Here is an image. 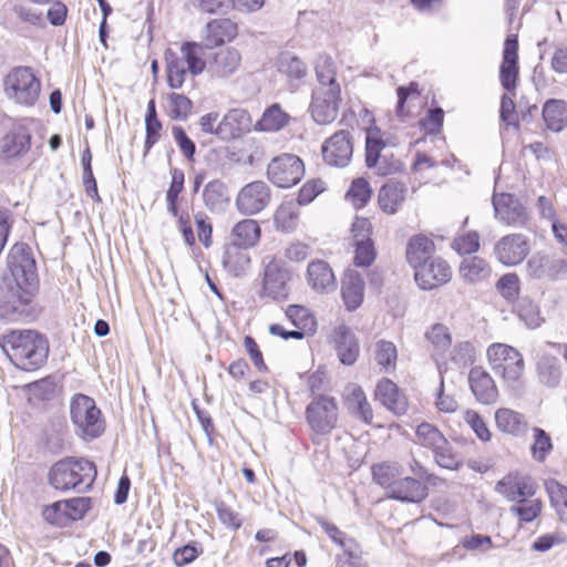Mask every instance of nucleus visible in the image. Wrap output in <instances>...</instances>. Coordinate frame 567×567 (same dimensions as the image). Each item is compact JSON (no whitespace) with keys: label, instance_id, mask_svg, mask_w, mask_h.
Listing matches in <instances>:
<instances>
[{"label":"nucleus","instance_id":"obj_33","mask_svg":"<svg viewBox=\"0 0 567 567\" xmlns=\"http://www.w3.org/2000/svg\"><path fill=\"white\" fill-rule=\"evenodd\" d=\"M203 200L210 212H223L229 203L227 186L218 179L207 183L203 189Z\"/></svg>","mask_w":567,"mask_h":567},{"label":"nucleus","instance_id":"obj_54","mask_svg":"<svg viewBox=\"0 0 567 567\" xmlns=\"http://www.w3.org/2000/svg\"><path fill=\"white\" fill-rule=\"evenodd\" d=\"M169 111L168 114L174 120H186L192 111V101L183 95L177 93H172L168 95Z\"/></svg>","mask_w":567,"mask_h":567},{"label":"nucleus","instance_id":"obj_42","mask_svg":"<svg viewBox=\"0 0 567 567\" xmlns=\"http://www.w3.org/2000/svg\"><path fill=\"white\" fill-rule=\"evenodd\" d=\"M318 85L316 87L340 86L337 81V66L328 54H320L315 64Z\"/></svg>","mask_w":567,"mask_h":567},{"label":"nucleus","instance_id":"obj_36","mask_svg":"<svg viewBox=\"0 0 567 567\" xmlns=\"http://www.w3.org/2000/svg\"><path fill=\"white\" fill-rule=\"evenodd\" d=\"M460 274L464 280L477 284L487 280L492 269L485 259L473 256L463 259L460 265Z\"/></svg>","mask_w":567,"mask_h":567},{"label":"nucleus","instance_id":"obj_23","mask_svg":"<svg viewBox=\"0 0 567 567\" xmlns=\"http://www.w3.org/2000/svg\"><path fill=\"white\" fill-rule=\"evenodd\" d=\"M341 296L348 310L358 309L364 298V280L354 269L344 271L341 279Z\"/></svg>","mask_w":567,"mask_h":567},{"label":"nucleus","instance_id":"obj_21","mask_svg":"<svg viewBox=\"0 0 567 567\" xmlns=\"http://www.w3.org/2000/svg\"><path fill=\"white\" fill-rule=\"evenodd\" d=\"M250 115L241 109L230 110L217 124V136L221 140H234L249 131Z\"/></svg>","mask_w":567,"mask_h":567},{"label":"nucleus","instance_id":"obj_60","mask_svg":"<svg viewBox=\"0 0 567 567\" xmlns=\"http://www.w3.org/2000/svg\"><path fill=\"white\" fill-rule=\"evenodd\" d=\"M375 259V250L372 240L355 243L354 264L359 267H368Z\"/></svg>","mask_w":567,"mask_h":567},{"label":"nucleus","instance_id":"obj_13","mask_svg":"<svg viewBox=\"0 0 567 567\" xmlns=\"http://www.w3.org/2000/svg\"><path fill=\"white\" fill-rule=\"evenodd\" d=\"M270 189L266 183L256 181L244 186L237 195L236 206L244 215H255L268 206Z\"/></svg>","mask_w":567,"mask_h":567},{"label":"nucleus","instance_id":"obj_20","mask_svg":"<svg viewBox=\"0 0 567 567\" xmlns=\"http://www.w3.org/2000/svg\"><path fill=\"white\" fill-rule=\"evenodd\" d=\"M429 488L417 478L406 476L399 478L386 492V496L405 503H421L427 497Z\"/></svg>","mask_w":567,"mask_h":567},{"label":"nucleus","instance_id":"obj_41","mask_svg":"<svg viewBox=\"0 0 567 567\" xmlns=\"http://www.w3.org/2000/svg\"><path fill=\"white\" fill-rule=\"evenodd\" d=\"M299 205L297 202H284L276 210L274 221L277 229L292 231L296 229L299 219Z\"/></svg>","mask_w":567,"mask_h":567},{"label":"nucleus","instance_id":"obj_18","mask_svg":"<svg viewBox=\"0 0 567 567\" xmlns=\"http://www.w3.org/2000/svg\"><path fill=\"white\" fill-rule=\"evenodd\" d=\"M237 32V23L233 20L228 18L214 19L205 25L202 32V42L207 49H213L235 39Z\"/></svg>","mask_w":567,"mask_h":567},{"label":"nucleus","instance_id":"obj_17","mask_svg":"<svg viewBox=\"0 0 567 567\" xmlns=\"http://www.w3.org/2000/svg\"><path fill=\"white\" fill-rule=\"evenodd\" d=\"M331 342L342 364L352 365L357 362L360 354V344L349 327L344 324L336 327L331 334Z\"/></svg>","mask_w":567,"mask_h":567},{"label":"nucleus","instance_id":"obj_10","mask_svg":"<svg viewBox=\"0 0 567 567\" xmlns=\"http://www.w3.org/2000/svg\"><path fill=\"white\" fill-rule=\"evenodd\" d=\"M90 508L91 498L82 496L55 502L44 509L43 515L51 524L66 526L73 520L82 519Z\"/></svg>","mask_w":567,"mask_h":567},{"label":"nucleus","instance_id":"obj_58","mask_svg":"<svg viewBox=\"0 0 567 567\" xmlns=\"http://www.w3.org/2000/svg\"><path fill=\"white\" fill-rule=\"evenodd\" d=\"M534 443L532 445V454L535 460L544 461L547 453L551 450V442L548 434L538 427L533 429Z\"/></svg>","mask_w":567,"mask_h":567},{"label":"nucleus","instance_id":"obj_8","mask_svg":"<svg viewBox=\"0 0 567 567\" xmlns=\"http://www.w3.org/2000/svg\"><path fill=\"white\" fill-rule=\"evenodd\" d=\"M340 86L315 87L310 104L311 116L316 123L326 125L333 122L341 104Z\"/></svg>","mask_w":567,"mask_h":567},{"label":"nucleus","instance_id":"obj_32","mask_svg":"<svg viewBox=\"0 0 567 567\" xmlns=\"http://www.w3.org/2000/svg\"><path fill=\"white\" fill-rule=\"evenodd\" d=\"M206 45L203 42L188 41L184 42L181 47V59H184L188 72L196 76L203 73L206 69V61L204 59Z\"/></svg>","mask_w":567,"mask_h":567},{"label":"nucleus","instance_id":"obj_34","mask_svg":"<svg viewBox=\"0 0 567 567\" xmlns=\"http://www.w3.org/2000/svg\"><path fill=\"white\" fill-rule=\"evenodd\" d=\"M259 238L260 227L252 219H244L237 223L230 231V243L246 248L255 246Z\"/></svg>","mask_w":567,"mask_h":567},{"label":"nucleus","instance_id":"obj_35","mask_svg":"<svg viewBox=\"0 0 567 567\" xmlns=\"http://www.w3.org/2000/svg\"><path fill=\"white\" fill-rule=\"evenodd\" d=\"M496 426L504 433L522 435L527 430V422L523 414L501 408L495 412Z\"/></svg>","mask_w":567,"mask_h":567},{"label":"nucleus","instance_id":"obj_11","mask_svg":"<svg viewBox=\"0 0 567 567\" xmlns=\"http://www.w3.org/2000/svg\"><path fill=\"white\" fill-rule=\"evenodd\" d=\"M353 154V140L349 131L341 130L326 140L322 145V157L326 164L334 167H346Z\"/></svg>","mask_w":567,"mask_h":567},{"label":"nucleus","instance_id":"obj_53","mask_svg":"<svg viewBox=\"0 0 567 567\" xmlns=\"http://www.w3.org/2000/svg\"><path fill=\"white\" fill-rule=\"evenodd\" d=\"M511 512L519 517L524 523H530L542 512V503L538 499H526L518 502L511 507Z\"/></svg>","mask_w":567,"mask_h":567},{"label":"nucleus","instance_id":"obj_28","mask_svg":"<svg viewBox=\"0 0 567 567\" xmlns=\"http://www.w3.org/2000/svg\"><path fill=\"white\" fill-rule=\"evenodd\" d=\"M307 282L317 292H329L336 289V277L324 260H315L308 265Z\"/></svg>","mask_w":567,"mask_h":567},{"label":"nucleus","instance_id":"obj_2","mask_svg":"<svg viewBox=\"0 0 567 567\" xmlns=\"http://www.w3.org/2000/svg\"><path fill=\"white\" fill-rule=\"evenodd\" d=\"M0 347L21 370L41 367L49 354L48 340L34 330H16L0 339Z\"/></svg>","mask_w":567,"mask_h":567},{"label":"nucleus","instance_id":"obj_12","mask_svg":"<svg viewBox=\"0 0 567 567\" xmlns=\"http://www.w3.org/2000/svg\"><path fill=\"white\" fill-rule=\"evenodd\" d=\"M452 278L450 265L440 256H434L414 271V279L423 290L435 289Z\"/></svg>","mask_w":567,"mask_h":567},{"label":"nucleus","instance_id":"obj_46","mask_svg":"<svg viewBox=\"0 0 567 567\" xmlns=\"http://www.w3.org/2000/svg\"><path fill=\"white\" fill-rule=\"evenodd\" d=\"M166 72L167 83L171 89H179L185 82V76L188 71L184 59L172 52L166 53Z\"/></svg>","mask_w":567,"mask_h":567},{"label":"nucleus","instance_id":"obj_48","mask_svg":"<svg viewBox=\"0 0 567 567\" xmlns=\"http://www.w3.org/2000/svg\"><path fill=\"white\" fill-rule=\"evenodd\" d=\"M287 318L297 328L307 333V331H313L316 326L315 317L309 310L302 306L291 305L286 310Z\"/></svg>","mask_w":567,"mask_h":567},{"label":"nucleus","instance_id":"obj_37","mask_svg":"<svg viewBox=\"0 0 567 567\" xmlns=\"http://www.w3.org/2000/svg\"><path fill=\"white\" fill-rule=\"evenodd\" d=\"M543 118L547 127L560 132L567 125V103L563 100H549L543 107Z\"/></svg>","mask_w":567,"mask_h":567},{"label":"nucleus","instance_id":"obj_63","mask_svg":"<svg viewBox=\"0 0 567 567\" xmlns=\"http://www.w3.org/2000/svg\"><path fill=\"white\" fill-rule=\"evenodd\" d=\"M324 190V183L320 179L308 181L300 189L297 198L299 205H307Z\"/></svg>","mask_w":567,"mask_h":567},{"label":"nucleus","instance_id":"obj_51","mask_svg":"<svg viewBox=\"0 0 567 567\" xmlns=\"http://www.w3.org/2000/svg\"><path fill=\"white\" fill-rule=\"evenodd\" d=\"M517 313L519 319L530 329L538 328L543 322L537 305L528 299H522L518 302Z\"/></svg>","mask_w":567,"mask_h":567},{"label":"nucleus","instance_id":"obj_29","mask_svg":"<svg viewBox=\"0 0 567 567\" xmlns=\"http://www.w3.org/2000/svg\"><path fill=\"white\" fill-rule=\"evenodd\" d=\"M240 63V53L234 48H225L214 54L208 70L216 78H228L239 69Z\"/></svg>","mask_w":567,"mask_h":567},{"label":"nucleus","instance_id":"obj_5","mask_svg":"<svg viewBox=\"0 0 567 567\" xmlns=\"http://www.w3.org/2000/svg\"><path fill=\"white\" fill-rule=\"evenodd\" d=\"M71 421L76 433L85 439L99 437L105 430V422L95 401L84 394H75L70 404Z\"/></svg>","mask_w":567,"mask_h":567},{"label":"nucleus","instance_id":"obj_56","mask_svg":"<svg viewBox=\"0 0 567 567\" xmlns=\"http://www.w3.org/2000/svg\"><path fill=\"white\" fill-rule=\"evenodd\" d=\"M553 265L554 260L548 256L536 254L528 260L527 271L530 277L539 279L550 274Z\"/></svg>","mask_w":567,"mask_h":567},{"label":"nucleus","instance_id":"obj_27","mask_svg":"<svg viewBox=\"0 0 567 567\" xmlns=\"http://www.w3.org/2000/svg\"><path fill=\"white\" fill-rule=\"evenodd\" d=\"M406 260L414 271L435 256V244L425 235L410 238L405 251Z\"/></svg>","mask_w":567,"mask_h":567},{"label":"nucleus","instance_id":"obj_26","mask_svg":"<svg viewBox=\"0 0 567 567\" xmlns=\"http://www.w3.org/2000/svg\"><path fill=\"white\" fill-rule=\"evenodd\" d=\"M496 491L511 502H520L535 493L529 477L508 474L496 484Z\"/></svg>","mask_w":567,"mask_h":567},{"label":"nucleus","instance_id":"obj_52","mask_svg":"<svg viewBox=\"0 0 567 567\" xmlns=\"http://www.w3.org/2000/svg\"><path fill=\"white\" fill-rule=\"evenodd\" d=\"M433 453L434 460L440 467L454 471L458 470L462 465L461 457L453 452L447 440L445 444L440 445V449L434 450Z\"/></svg>","mask_w":567,"mask_h":567},{"label":"nucleus","instance_id":"obj_49","mask_svg":"<svg viewBox=\"0 0 567 567\" xmlns=\"http://www.w3.org/2000/svg\"><path fill=\"white\" fill-rule=\"evenodd\" d=\"M396 347L391 341L380 340L375 343L374 359L384 369H393L396 363Z\"/></svg>","mask_w":567,"mask_h":567},{"label":"nucleus","instance_id":"obj_59","mask_svg":"<svg viewBox=\"0 0 567 567\" xmlns=\"http://www.w3.org/2000/svg\"><path fill=\"white\" fill-rule=\"evenodd\" d=\"M371 168H374L378 175L388 176L401 172L403 164L392 153L385 152Z\"/></svg>","mask_w":567,"mask_h":567},{"label":"nucleus","instance_id":"obj_15","mask_svg":"<svg viewBox=\"0 0 567 567\" xmlns=\"http://www.w3.org/2000/svg\"><path fill=\"white\" fill-rule=\"evenodd\" d=\"M518 40L517 35H508L504 43L503 60L499 68V80L502 86L512 92L516 87L518 79Z\"/></svg>","mask_w":567,"mask_h":567},{"label":"nucleus","instance_id":"obj_31","mask_svg":"<svg viewBox=\"0 0 567 567\" xmlns=\"http://www.w3.org/2000/svg\"><path fill=\"white\" fill-rule=\"evenodd\" d=\"M405 190L404 184L399 182L384 184L378 195V203L382 212L394 214L404 202Z\"/></svg>","mask_w":567,"mask_h":567},{"label":"nucleus","instance_id":"obj_30","mask_svg":"<svg viewBox=\"0 0 567 567\" xmlns=\"http://www.w3.org/2000/svg\"><path fill=\"white\" fill-rule=\"evenodd\" d=\"M346 402L348 410L352 415L362 420L367 424H370L372 422V406L369 403L367 395L360 385L350 384L347 388Z\"/></svg>","mask_w":567,"mask_h":567},{"label":"nucleus","instance_id":"obj_40","mask_svg":"<svg viewBox=\"0 0 567 567\" xmlns=\"http://www.w3.org/2000/svg\"><path fill=\"white\" fill-rule=\"evenodd\" d=\"M403 467L398 462H382L372 466L373 481L389 492L392 485L401 478Z\"/></svg>","mask_w":567,"mask_h":567},{"label":"nucleus","instance_id":"obj_24","mask_svg":"<svg viewBox=\"0 0 567 567\" xmlns=\"http://www.w3.org/2000/svg\"><path fill=\"white\" fill-rule=\"evenodd\" d=\"M375 398L389 411L396 415H403L408 411V400L396 384L389 379L379 381L375 389Z\"/></svg>","mask_w":567,"mask_h":567},{"label":"nucleus","instance_id":"obj_16","mask_svg":"<svg viewBox=\"0 0 567 567\" xmlns=\"http://www.w3.org/2000/svg\"><path fill=\"white\" fill-rule=\"evenodd\" d=\"M493 207L495 217L506 225H523L527 214L520 202L512 194H494Z\"/></svg>","mask_w":567,"mask_h":567},{"label":"nucleus","instance_id":"obj_22","mask_svg":"<svg viewBox=\"0 0 567 567\" xmlns=\"http://www.w3.org/2000/svg\"><path fill=\"white\" fill-rule=\"evenodd\" d=\"M30 147L31 130L25 125H20L4 136L1 153L6 159L12 161L24 156Z\"/></svg>","mask_w":567,"mask_h":567},{"label":"nucleus","instance_id":"obj_50","mask_svg":"<svg viewBox=\"0 0 567 567\" xmlns=\"http://www.w3.org/2000/svg\"><path fill=\"white\" fill-rule=\"evenodd\" d=\"M371 194L369 183L363 178H358L352 182L346 197L355 208H361L369 202Z\"/></svg>","mask_w":567,"mask_h":567},{"label":"nucleus","instance_id":"obj_43","mask_svg":"<svg viewBox=\"0 0 567 567\" xmlns=\"http://www.w3.org/2000/svg\"><path fill=\"white\" fill-rule=\"evenodd\" d=\"M277 70L290 80H301L307 75L306 63L289 52H284L278 56Z\"/></svg>","mask_w":567,"mask_h":567},{"label":"nucleus","instance_id":"obj_45","mask_svg":"<svg viewBox=\"0 0 567 567\" xmlns=\"http://www.w3.org/2000/svg\"><path fill=\"white\" fill-rule=\"evenodd\" d=\"M416 442L423 447L432 450L440 449L447 440L443 433L433 424L423 422L415 430Z\"/></svg>","mask_w":567,"mask_h":567},{"label":"nucleus","instance_id":"obj_57","mask_svg":"<svg viewBox=\"0 0 567 567\" xmlns=\"http://www.w3.org/2000/svg\"><path fill=\"white\" fill-rule=\"evenodd\" d=\"M464 422L473 430L477 437L484 442L489 441L491 432L483 417L474 410L463 412Z\"/></svg>","mask_w":567,"mask_h":567},{"label":"nucleus","instance_id":"obj_4","mask_svg":"<svg viewBox=\"0 0 567 567\" xmlns=\"http://www.w3.org/2000/svg\"><path fill=\"white\" fill-rule=\"evenodd\" d=\"M486 354L492 371L506 386L516 389L525 370L522 353L508 344L493 343L487 348Z\"/></svg>","mask_w":567,"mask_h":567},{"label":"nucleus","instance_id":"obj_25","mask_svg":"<svg viewBox=\"0 0 567 567\" xmlns=\"http://www.w3.org/2000/svg\"><path fill=\"white\" fill-rule=\"evenodd\" d=\"M288 280V271L277 265H269L265 270L261 295L272 300H286L289 293Z\"/></svg>","mask_w":567,"mask_h":567},{"label":"nucleus","instance_id":"obj_3","mask_svg":"<svg viewBox=\"0 0 567 567\" xmlns=\"http://www.w3.org/2000/svg\"><path fill=\"white\" fill-rule=\"evenodd\" d=\"M96 477L95 465L85 458L65 457L50 470L49 482L59 491H84L92 486Z\"/></svg>","mask_w":567,"mask_h":567},{"label":"nucleus","instance_id":"obj_14","mask_svg":"<svg viewBox=\"0 0 567 567\" xmlns=\"http://www.w3.org/2000/svg\"><path fill=\"white\" fill-rule=\"evenodd\" d=\"M529 243L520 234H512L502 237L494 247V254L499 262L505 266L520 264L529 254Z\"/></svg>","mask_w":567,"mask_h":567},{"label":"nucleus","instance_id":"obj_19","mask_svg":"<svg viewBox=\"0 0 567 567\" xmlns=\"http://www.w3.org/2000/svg\"><path fill=\"white\" fill-rule=\"evenodd\" d=\"M470 388L476 400L483 404H493L498 399V390L488 372L482 367H474L468 373Z\"/></svg>","mask_w":567,"mask_h":567},{"label":"nucleus","instance_id":"obj_39","mask_svg":"<svg viewBox=\"0 0 567 567\" xmlns=\"http://www.w3.org/2000/svg\"><path fill=\"white\" fill-rule=\"evenodd\" d=\"M537 373L540 382L548 388H555L561 379V369L556 357L545 354L539 358L537 363Z\"/></svg>","mask_w":567,"mask_h":567},{"label":"nucleus","instance_id":"obj_9","mask_svg":"<svg viewBox=\"0 0 567 567\" xmlns=\"http://www.w3.org/2000/svg\"><path fill=\"white\" fill-rule=\"evenodd\" d=\"M306 415L312 431L317 434H328L338 422L337 402L333 398L321 396L307 406Z\"/></svg>","mask_w":567,"mask_h":567},{"label":"nucleus","instance_id":"obj_7","mask_svg":"<svg viewBox=\"0 0 567 567\" xmlns=\"http://www.w3.org/2000/svg\"><path fill=\"white\" fill-rule=\"evenodd\" d=\"M303 174V163L293 154H281L272 158L267 167L269 181L282 188H288L299 183Z\"/></svg>","mask_w":567,"mask_h":567},{"label":"nucleus","instance_id":"obj_55","mask_svg":"<svg viewBox=\"0 0 567 567\" xmlns=\"http://www.w3.org/2000/svg\"><path fill=\"white\" fill-rule=\"evenodd\" d=\"M425 337L437 351H445L452 344V338L447 327L441 323H435L432 326L431 330L426 332Z\"/></svg>","mask_w":567,"mask_h":567},{"label":"nucleus","instance_id":"obj_6","mask_svg":"<svg viewBox=\"0 0 567 567\" xmlns=\"http://www.w3.org/2000/svg\"><path fill=\"white\" fill-rule=\"evenodd\" d=\"M40 89V81L28 66L12 69L4 79L6 95L21 105H33L39 97Z\"/></svg>","mask_w":567,"mask_h":567},{"label":"nucleus","instance_id":"obj_64","mask_svg":"<svg viewBox=\"0 0 567 567\" xmlns=\"http://www.w3.org/2000/svg\"><path fill=\"white\" fill-rule=\"evenodd\" d=\"M475 349L471 342L457 343L452 352V360L461 365L471 364L474 361Z\"/></svg>","mask_w":567,"mask_h":567},{"label":"nucleus","instance_id":"obj_38","mask_svg":"<svg viewBox=\"0 0 567 567\" xmlns=\"http://www.w3.org/2000/svg\"><path fill=\"white\" fill-rule=\"evenodd\" d=\"M246 249L230 241L225 246L223 265L235 276L241 274L249 265L250 258Z\"/></svg>","mask_w":567,"mask_h":567},{"label":"nucleus","instance_id":"obj_1","mask_svg":"<svg viewBox=\"0 0 567 567\" xmlns=\"http://www.w3.org/2000/svg\"><path fill=\"white\" fill-rule=\"evenodd\" d=\"M8 267L20 292L12 295L14 300H4L0 303V317L8 320H18L24 315V307L38 287V272L35 260L30 247L24 243L14 244L8 256Z\"/></svg>","mask_w":567,"mask_h":567},{"label":"nucleus","instance_id":"obj_47","mask_svg":"<svg viewBox=\"0 0 567 567\" xmlns=\"http://www.w3.org/2000/svg\"><path fill=\"white\" fill-rule=\"evenodd\" d=\"M385 142L382 140L378 130H369L365 137V163L372 167L385 153Z\"/></svg>","mask_w":567,"mask_h":567},{"label":"nucleus","instance_id":"obj_61","mask_svg":"<svg viewBox=\"0 0 567 567\" xmlns=\"http://www.w3.org/2000/svg\"><path fill=\"white\" fill-rule=\"evenodd\" d=\"M452 246L461 255L473 254L480 248V236L476 231H468L455 238Z\"/></svg>","mask_w":567,"mask_h":567},{"label":"nucleus","instance_id":"obj_44","mask_svg":"<svg viewBox=\"0 0 567 567\" xmlns=\"http://www.w3.org/2000/svg\"><path fill=\"white\" fill-rule=\"evenodd\" d=\"M288 121L289 115L284 112L278 104H274L266 109L256 126L260 131L276 132L284 128L288 124Z\"/></svg>","mask_w":567,"mask_h":567},{"label":"nucleus","instance_id":"obj_62","mask_svg":"<svg viewBox=\"0 0 567 567\" xmlns=\"http://www.w3.org/2000/svg\"><path fill=\"white\" fill-rule=\"evenodd\" d=\"M173 136L182 154L187 159L193 161L196 152V146L195 143L187 136L184 128L181 126H174Z\"/></svg>","mask_w":567,"mask_h":567}]
</instances>
